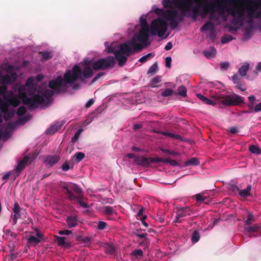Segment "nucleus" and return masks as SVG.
Wrapping results in <instances>:
<instances>
[{"label": "nucleus", "mask_w": 261, "mask_h": 261, "mask_svg": "<svg viewBox=\"0 0 261 261\" xmlns=\"http://www.w3.org/2000/svg\"><path fill=\"white\" fill-rule=\"evenodd\" d=\"M197 0H162L164 9L153 5L146 14H142L139 18V23L135 27L132 39L119 45L115 43L106 42V49L113 53L120 66H123L127 57L135 52L141 51L149 44V35L165 38L168 24L172 30L177 28L184 17L190 16V9Z\"/></svg>", "instance_id": "obj_1"}, {"label": "nucleus", "mask_w": 261, "mask_h": 261, "mask_svg": "<svg viewBox=\"0 0 261 261\" xmlns=\"http://www.w3.org/2000/svg\"><path fill=\"white\" fill-rule=\"evenodd\" d=\"M190 9V16L195 19L198 16L216 21L218 25L232 16V23L238 28L246 26L251 30L254 18H261V0H246L238 4L237 0H197Z\"/></svg>", "instance_id": "obj_2"}, {"label": "nucleus", "mask_w": 261, "mask_h": 261, "mask_svg": "<svg viewBox=\"0 0 261 261\" xmlns=\"http://www.w3.org/2000/svg\"><path fill=\"white\" fill-rule=\"evenodd\" d=\"M86 83H25L27 93L21 96L23 102L31 109L48 107L53 101L54 94L72 93L80 89Z\"/></svg>", "instance_id": "obj_3"}, {"label": "nucleus", "mask_w": 261, "mask_h": 261, "mask_svg": "<svg viewBox=\"0 0 261 261\" xmlns=\"http://www.w3.org/2000/svg\"><path fill=\"white\" fill-rule=\"evenodd\" d=\"M115 65V59L113 57H108L91 63L87 60L79 65H75L71 70H68L65 73H57L55 80L50 82H75L77 80L89 79L93 75V70L91 66L96 70L105 69L113 67Z\"/></svg>", "instance_id": "obj_4"}, {"label": "nucleus", "mask_w": 261, "mask_h": 261, "mask_svg": "<svg viewBox=\"0 0 261 261\" xmlns=\"http://www.w3.org/2000/svg\"><path fill=\"white\" fill-rule=\"evenodd\" d=\"M19 72L18 67L8 64L0 65V82H14Z\"/></svg>", "instance_id": "obj_5"}, {"label": "nucleus", "mask_w": 261, "mask_h": 261, "mask_svg": "<svg viewBox=\"0 0 261 261\" xmlns=\"http://www.w3.org/2000/svg\"><path fill=\"white\" fill-rule=\"evenodd\" d=\"M244 102L243 98L236 94L227 95L221 101V103L226 106H237Z\"/></svg>", "instance_id": "obj_6"}, {"label": "nucleus", "mask_w": 261, "mask_h": 261, "mask_svg": "<svg viewBox=\"0 0 261 261\" xmlns=\"http://www.w3.org/2000/svg\"><path fill=\"white\" fill-rule=\"evenodd\" d=\"M43 239L42 232L36 229V236L31 234L28 239V243L30 246H35L37 245Z\"/></svg>", "instance_id": "obj_7"}, {"label": "nucleus", "mask_w": 261, "mask_h": 261, "mask_svg": "<svg viewBox=\"0 0 261 261\" xmlns=\"http://www.w3.org/2000/svg\"><path fill=\"white\" fill-rule=\"evenodd\" d=\"M60 159L59 155H47L43 156L42 161L46 167H50L57 164Z\"/></svg>", "instance_id": "obj_8"}, {"label": "nucleus", "mask_w": 261, "mask_h": 261, "mask_svg": "<svg viewBox=\"0 0 261 261\" xmlns=\"http://www.w3.org/2000/svg\"><path fill=\"white\" fill-rule=\"evenodd\" d=\"M191 213L190 209L188 207L179 208L176 212V215L173 221L174 222H180L182 218L190 215Z\"/></svg>", "instance_id": "obj_9"}, {"label": "nucleus", "mask_w": 261, "mask_h": 261, "mask_svg": "<svg viewBox=\"0 0 261 261\" xmlns=\"http://www.w3.org/2000/svg\"><path fill=\"white\" fill-rule=\"evenodd\" d=\"M33 158L30 155L25 156L20 162H19L16 168L13 171L15 172L16 176H18L20 172L25 168V166L31 162Z\"/></svg>", "instance_id": "obj_10"}, {"label": "nucleus", "mask_w": 261, "mask_h": 261, "mask_svg": "<svg viewBox=\"0 0 261 261\" xmlns=\"http://www.w3.org/2000/svg\"><path fill=\"white\" fill-rule=\"evenodd\" d=\"M232 189L233 191L238 192L239 195L241 197L245 198L249 195L251 190V186L250 185H248L246 189L240 190L236 186L232 185Z\"/></svg>", "instance_id": "obj_11"}, {"label": "nucleus", "mask_w": 261, "mask_h": 261, "mask_svg": "<svg viewBox=\"0 0 261 261\" xmlns=\"http://www.w3.org/2000/svg\"><path fill=\"white\" fill-rule=\"evenodd\" d=\"M63 125V123L62 122H57L46 130V134L47 135H53L59 130Z\"/></svg>", "instance_id": "obj_12"}, {"label": "nucleus", "mask_w": 261, "mask_h": 261, "mask_svg": "<svg viewBox=\"0 0 261 261\" xmlns=\"http://www.w3.org/2000/svg\"><path fill=\"white\" fill-rule=\"evenodd\" d=\"M135 162L137 165L143 166H148L150 165L149 158L139 156L135 159Z\"/></svg>", "instance_id": "obj_13"}, {"label": "nucleus", "mask_w": 261, "mask_h": 261, "mask_svg": "<svg viewBox=\"0 0 261 261\" xmlns=\"http://www.w3.org/2000/svg\"><path fill=\"white\" fill-rule=\"evenodd\" d=\"M76 188V186L75 184H70L67 186L64 187L66 192L67 193V195L70 200H74L75 198V196L72 192L71 189H74Z\"/></svg>", "instance_id": "obj_14"}, {"label": "nucleus", "mask_w": 261, "mask_h": 261, "mask_svg": "<svg viewBox=\"0 0 261 261\" xmlns=\"http://www.w3.org/2000/svg\"><path fill=\"white\" fill-rule=\"evenodd\" d=\"M250 64L248 62L243 63L239 69L238 73L241 76H245L249 70Z\"/></svg>", "instance_id": "obj_15"}, {"label": "nucleus", "mask_w": 261, "mask_h": 261, "mask_svg": "<svg viewBox=\"0 0 261 261\" xmlns=\"http://www.w3.org/2000/svg\"><path fill=\"white\" fill-rule=\"evenodd\" d=\"M203 54L207 59H212L216 57L217 50L215 48L211 47L208 49L204 50Z\"/></svg>", "instance_id": "obj_16"}, {"label": "nucleus", "mask_w": 261, "mask_h": 261, "mask_svg": "<svg viewBox=\"0 0 261 261\" xmlns=\"http://www.w3.org/2000/svg\"><path fill=\"white\" fill-rule=\"evenodd\" d=\"M4 232L3 237L10 241H14L16 237V234L10 229H5Z\"/></svg>", "instance_id": "obj_17"}, {"label": "nucleus", "mask_w": 261, "mask_h": 261, "mask_svg": "<svg viewBox=\"0 0 261 261\" xmlns=\"http://www.w3.org/2000/svg\"><path fill=\"white\" fill-rule=\"evenodd\" d=\"M66 221L69 227H75L77 223V217L76 216L68 217Z\"/></svg>", "instance_id": "obj_18"}, {"label": "nucleus", "mask_w": 261, "mask_h": 261, "mask_svg": "<svg viewBox=\"0 0 261 261\" xmlns=\"http://www.w3.org/2000/svg\"><path fill=\"white\" fill-rule=\"evenodd\" d=\"M185 166H188L190 165L197 166L200 164V162L196 158H192L187 160L185 162Z\"/></svg>", "instance_id": "obj_19"}, {"label": "nucleus", "mask_w": 261, "mask_h": 261, "mask_svg": "<svg viewBox=\"0 0 261 261\" xmlns=\"http://www.w3.org/2000/svg\"><path fill=\"white\" fill-rule=\"evenodd\" d=\"M214 30V24L211 22H207L201 29L200 31L202 32H204L207 31H213Z\"/></svg>", "instance_id": "obj_20"}, {"label": "nucleus", "mask_w": 261, "mask_h": 261, "mask_svg": "<svg viewBox=\"0 0 261 261\" xmlns=\"http://www.w3.org/2000/svg\"><path fill=\"white\" fill-rule=\"evenodd\" d=\"M104 248L107 253L113 254L115 252V247L113 244L107 243L105 245Z\"/></svg>", "instance_id": "obj_21"}, {"label": "nucleus", "mask_w": 261, "mask_h": 261, "mask_svg": "<svg viewBox=\"0 0 261 261\" xmlns=\"http://www.w3.org/2000/svg\"><path fill=\"white\" fill-rule=\"evenodd\" d=\"M260 226L258 224L254 225L252 226H248L245 228V232L246 233H253L259 230Z\"/></svg>", "instance_id": "obj_22"}, {"label": "nucleus", "mask_w": 261, "mask_h": 261, "mask_svg": "<svg viewBox=\"0 0 261 261\" xmlns=\"http://www.w3.org/2000/svg\"><path fill=\"white\" fill-rule=\"evenodd\" d=\"M196 96L199 99L202 101L204 103L210 105H214L215 104L213 100L208 99L207 98L204 97L201 94L198 93L196 94Z\"/></svg>", "instance_id": "obj_23"}, {"label": "nucleus", "mask_w": 261, "mask_h": 261, "mask_svg": "<svg viewBox=\"0 0 261 261\" xmlns=\"http://www.w3.org/2000/svg\"><path fill=\"white\" fill-rule=\"evenodd\" d=\"M195 197L197 201H200L204 203H208L209 201L208 198L207 197L204 196L201 194H197Z\"/></svg>", "instance_id": "obj_24"}, {"label": "nucleus", "mask_w": 261, "mask_h": 261, "mask_svg": "<svg viewBox=\"0 0 261 261\" xmlns=\"http://www.w3.org/2000/svg\"><path fill=\"white\" fill-rule=\"evenodd\" d=\"M130 94L127 95L126 97L124 99V101H123V105L127 108H128V106H126V104H135L137 103V102L136 101V100H135L134 99H130Z\"/></svg>", "instance_id": "obj_25"}, {"label": "nucleus", "mask_w": 261, "mask_h": 261, "mask_svg": "<svg viewBox=\"0 0 261 261\" xmlns=\"http://www.w3.org/2000/svg\"><path fill=\"white\" fill-rule=\"evenodd\" d=\"M103 211L108 216H111L115 213L113 208L109 206H104L103 207Z\"/></svg>", "instance_id": "obj_26"}, {"label": "nucleus", "mask_w": 261, "mask_h": 261, "mask_svg": "<svg viewBox=\"0 0 261 261\" xmlns=\"http://www.w3.org/2000/svg\"><path fill=\"white\" fill-rule=\"evenodd\" d=\"M85 155L82 152H76L73 156V159L77 163L80 162L85 157Z\"/></svg>", "instance_id": "obj_27"}, {"label": "nucleus", "mask_w": 261, "mask_h": 261, "mask_svg": "<svg viewBox=\"0 0 261 261\" xmlns=\"http://www.w3.org/2000/svg\"><path fill=\"white\" fill-rule=\"evenodd\" d=\"M154 56V54L152 53H148L147 55L142 57L139 59V61L142 63H144L149 60L151 57Z\"/></svg>", "instance_id": "obj_28"}, {"label": "nucleus", "mask_w": 261, "mask_h": 261, "mask_svg": "<svg viewBox=\"0 0 261 261\" xmlns=\"http://www.w3.org/2000/svg\"><path fill=\"white\" fill-rule=\"evenodd\" d=\"M200 239V234L197 231H194L192 235L191 240L193 244L197 243Z\"/></svg>", "instance_id": "obj_29"}, {"label": "nucleus", "mask_w": 261, "mask_h": 261, "mask_svg": "<svg viewBox=\"0 0 261 261\" xmlns=\"http://www.w3.org/2000/svg\"><path fill=\"white\" fill-rule=\"evenodd\" d=\"M83 131V129L82 128H79L75 132L74 136L71 138V141L73 143H75L78 140L80 135L81 134Z\"/></svg>", "instance_id": "obj_30"}, {"label": "nucleus", "mask_w": 261, "mask_h": 261, "mask_svg": "<svg viewBox=\"0 0 261 261\" xmlns=\"http://www.w3.org/2000/svg\"><path fill=\"white\" fill-rule=\"evenodd\" d=\"M249 150L252 153L259 154L261 152V150L256 145H252L249 147Z\"/></svg>", "instance_id": "obj_31"}, {"label": "nucleus", "mask_w": 261, "mask_h": 261, "mask_svg": "<svg viewBox=\"0 0 261 261\" xmlns=\"http://www.w3.org/2000/svg\"><path fill=\"white\" fill-rule=\"evenodd\" d=\"M30 119V116L28 115L24 116L20 118L16 122V124H23L25 122H27Z\"/></svg>", "instance_id": "obj_32"}, {"label": "nucleus", "mask_w": 261, "mask_h": 261, "mask_svg": "<svg viewBox=\"0 0 261 261\" xmlns=\"http://www.w3.org/2000/svg\"><path fill=\"white\" fill-rule=\"evenodd\" d=\"M158 70V64L156 63L152 64L148 70L147 73L149 74H154Z\"/></svg>", "instance_id": "obj_33"}, {"label": "nucleus", "mask_w": 261, "mask_h": 261, "mask_svg": "<svg viewBox=\"0 0 261 261\" xmlns=\"http://www.w3.org/2000/svg\"><path fill=\"white\" fill-rule=\"evenodd\" d=\"M178 94L182 97L186 96L187 95V89L184 86H180L178 88Z\"/></svg>", "instance_id": "obj_34"}, {"label": "nucleus", "mask_w": 261, "mask_h": 261, "mask_svg": "<svg viewBox=\"0 0 261 261\" xmlns=\"http://www.w3.org/2000/svg\"><path fill=\"white\" fill-rule=\"evenodd\" d=\"M233 40V38L231 36L229 35H226L224 36L221 39V43L222 44H225L227 42H229Z\"/></svg>", "instance_id": "obj_35"}, {"label": "nucleus", "mask_w": 261, "mask_h": 261, "mask_svg": "<svg viewBox=\"0 0 261 261\" xmlns=\"http://www.w3.org/2000/svg\"><path fill=\"white\" fill-rule=\"evenodd\" d=\"M162 134L170 138H173L176 139H178L180 137V136L178 135H176L168 132H162Z\"/></svg>", "instance_id": "obj_36"}, {"label": "nucleus", "mask_w": 261, "mask_h": 261, "mask_svg": "<svg viewBox=\"0 0 261 261\" xmlns=\"http://www.w3.org/2000/svg\"><path fill=\"white\" fill-rule=\"evenodd\" d=\"M26 108L24 106H20L18 108L17 111V115L19 116L23 115L26 112Z\"/></svg>", "instance_id": "obj_37"}, {"label": "nucleus", "mask_w": 261, "mask_h": 261, "mask_svg": "<svg viewBox=\"0 0 261 261\" xmlns=\"http://www.w3.org/2000/svg\"><path fill=\"white\" fill-rule=\"evenodd\" d=\"M51 57L52 55L50 52L46 51L42 54V60L43 61L49 60Z\"/></svg>", "instance_id": "obj_38"}, {"label": "nucleus", "mask_w": 261, "mask_h": 261, "mask_svg": "<svg viewBox=\"0 0 261 261\" xmlns=\"http://www.w3.org/2000/svg\"><path fill=\"white\" fill-rule=\"evenodd\" d=\"M149 160L150 161V164L151 163H159V162H163L165 163V160L162 158H149Z\"/></svg>", "instance_id": "obj_39"}, {"label": "nucleus", "mask_w": 261, "mask_h": 261, "mask_svg": "<svg viewBox=\"0 0 261 261\" xmlns=\"http://www.w3.org/2000/svg\"><path fill=\"white\" fill-rule=\"evenodd\" d=\"M20 218V213H14V215L11 216V219L13 221V225H14L16 224L17 221Z\"/></svg>", "instance_id": "obj_40"}, {"label": "nucleus", "mask_w": 261, "mask_h": 261, "mask_svg": "<svg viewBox=\"0 0 261 261\" xmlns=\"http://www.w3.org/2000/svg\"><path fill=\"white\" fill-rule=\"evenodd\" d=\"M173 93V91L171 89H166L164 90L161 93L163 96H170Z\"/></svg>", "instance_id": "obj_41"}, {"label": "nucleus", "mask_w": 261, "mask_h": 261, "mask_svg": "<svg viewBox=\"0 0 261 261\" xmlns=\"http://www.w3.org/2000/svg\"><path fill=\"white\" fill-rule=\"evenodd\" d=\"M254 221L253 216L251 214H249L247 218L245 221L246 225H250Z\"/></svg>", "instance_id": "obj_42"}, {"label": "nucleus", "mask_w": 261, "mask_h": 261, "mask_svg": "<svg viewBox=\"0 0 261 261\" xmlns=\"http://www.w3.org/2000/svg\"><path fill=\"white\" fill-rule=\"evenodd\" d=\"M161 150L162 152L165 153L173 155H177L178 154V153L175 151H171L167 149L162 148Z\"/></svg>", "instance_id": "obj_43"}, {"label": "nucleus", "mask_w": 261, "mask_h": 261, "mask_svg": "<svg viewBox=\"0 0 261 261\" xmlns=\"http://www.w3.org/2000/svg\"><path fill=\"white\" fill-rule=\"evenodd\" d=\"M21 208L17 203H15L12 209L13 213H20Z\"/></svg>", "instance_id": "obj_44"}, {"label": "nucleus", "mask_w": 261, "mask_h": 261, "mask_svg": "<svg viewBox=\"0 0 261 261\" xmlns=\"http://www.w3.org/2000/svg\"><path fill=\"white\" fill-rule=\"evenodd\" d=\"M229 66V63L228 62H224L220 63V67L221 70H227Z\"/></svg>", "instance_id": "obj_45"}, {"label": "nucleus", "mask_w": 261, "mask_h": 261, "mask_svg": "<svg viewBox=\"0 0 261 261\" xmlns=\"http://www.w3.org/2000/svg\"><path fill=\"white\" fill-rule=\"evenodd\" d=\"M65 237H57V243H58V245L60 246L64 245L65 243Z\"/></svg>", "instance_id": "obj_46"}, {"label": "nucleus", "mask_w": 261, "mask_h": 261, "mask_svg": "<svg viewBox=\"0 0 261 261\" xmlns=\"http://www.w3.org/2000/svg\"><path fill=\"white\" fill-rule=\"evenodd\" d=\"M172 59L170 57H167L165 59V66L166 67L170 68L171 66Z\"/></svg>", "instance_id": "obj_47"}, {"label": "nucleus", "mask_w": 261, "mask_h": 261, "mask_svg": "<svg viewBox=\"0 0 261 261\" xmlns=\"http://www.w3.org/2000/svg\"><path fill=\"white\" fill-rule=\"evenodd\" d=\"M133 254L135 256H142L143 251L141 249H135L133 252Z\"/></svg>", "instance_id": "obj_48"}, {"label": "nucleus", "mask_w": 261, "mask_h": 261, "mask_svg": "<svg viewBox=\"0 0 261 261\" xmlns=\"http://www.w3.org/2000/svg\"><path fill=\"white\" fill-rule=\"evenodd\" d=\"M248 100H249V104L248 106L252 107V105L254 103L256 98L253 95H251L248 97Z\"/></svg>", "instance_id": "obj_49"}, {"label": "nucleus", "mask_w": 261, "mask_h": 261, "mask_svg": "<svg viewBox=\"0 0 261 261\" xmlns=\"http://www.w3.org/2000/svg\"><path fill=\"white\" fill-rule=\"evenodd\" d=\"M107 224L103 221H99L98 223V229L99 230H103L105 228Z\"/></svg>", "instance_id": "obj_50"}, {"label": "nucleus", "mask_w": 261, "mask_h": 261, "mask_svg": "<svg viewBox=\"0 0 261 261\" xmlns=\"http://www.w3.org/2000/svg\"><path fill=\"white\" fill-rule=\"evenodd\" d=\"M165 163H169L173 166L177 165V163L175 160H172L169 159H166L165 160Z\"/></svg>", "instance_id": "obj_51"}, {"label": "nucleus", "mask_w": 261, "mask_h": 261, "mask_svg": "<svg viewBox=\"0 0 261 261\" xmlns=\"http://www.w3.org/2000/svg\"><path fill=\"white\" fill-rule=\"evenodd\" d=\"M227 130L231 134H236L238 132V128L237 127H231L228 128Z\"/></svg>", "instance_id": "obj_52"}, {"label": "nucleus", "mask_w": 261, "mask_h": 261, "mask_svg": "<svg viewBox=\"0 0 261 261\" xmlns=\"http://www.w3.org/2000/svg\"><path fill=\"white\" fill-rule=\"evenodd\" d=\"M71 233L72 231L69 230H60L59 231V233L61 235H69L71 234Z\"/></svg>", "instance_id": "obj_53"}, {"label": "nucleus", "mask_w": 261, "mask_h": 261, "mask_svg": "<svg viewBox=\"0 0 261 261\" xmlns=\"http://www.w3.org/2000/svg\"><path fill=\"white\" fill-rule=\"evenodd\" d=\"M94 100L93 98L90 99L85 104V107L86 108H90L92 105H93Z\"/></svg>", "instance_id": "obj_54"}, {"label": "nucleus", "mask_w": 261, "mask_h": 261, "mask_svg": "<svg viewBox=\"0 0 261 261\" xmlns=\"http://www.w3.org/2000/svg\"><path fill=\"white\" fill-rule=\"evenodd\" d=\"M62 169L63 171H67L69 169V166L67 163H64L62 166Z\"/></svg>", "instance_id": "obj_55"}, {"label": "nucleus", "mask_w": 261, "mask_h": 261, "mask_svg": "<svg viewBox=\"0 0 261 261\" xmlns=\"http://www.w3.org/2000/svg\"><path fill=\"white\" fill-rule=\"evenodd\" d=\"M104 74V73L103 72H100L99 73H98L94 77V79H93L92 81V82H96L97 80H98V79L102 76V75H103Z\"/></svg>", "instance_id": "obj_56"}, {"label": "nucleus", "mask_w": 261, "mask_h": 261, "mask_svg": "<svg viewBox=\"0 0 261 261\" xmlns=\"http://www.w3.org/2000/svg\"><path fill=\"white\" fill-rule=\"evenodd\" d=\"M254 110L256 112L261 111V102L257 104L255 106Z\"/></svg>", "instance_id": "obj_57"}, {"label": "nucleus", "mask_w": 261, "mask_h": 261, "mask_svg": "<svg viewBox=\"0 0 261 261\" xmlns=\"http://www.w3.org/2000/svg\"><path fill=\"white\" fill-rule=\"evenodd\" d=\"M172 44L171 42H168L165 47V49L166 50H169L172 48Z\"/></svg>", "instance_id": "obj_58"}, {"label": "nucleus", "mask_w": 261, "mask_h": 261, "mask_svg": "<svg viewBox=\"0 0 261 261\" xmlns=\"http://www.w3.org/2000/svg\"><path fill=\"white\" fill-rule=\"evenodd\" d=\"M12 173H13V171L11 172L7 173L5 175H4L2 177L3 180H6L8 179V177L10 176V175Z\"/></svg>", "instance_id": "obj_59"}, {"label": "nucleus", "mask_w": 261, "mask_h": 261, "mask_svg": "<svg viewBox=\"0 0 261 261\" xmlns=\"http://www.w3.org/2000/svg\"><path fill=\"white\" fill-rule=\"evenodd\" d=\"M44 78L42 74H39L36 77V82H41Z\"/></svg>", "instance_id": "obj_60"}, {"label": "nucleus", "mask_w": 261, "mask_h": 261, "mask_svg": "<svg viewBox=\"0 0 261 261\" xmlns=\"http://www.w3.org/2000/svg\"><path fill=\"white\" fill-rule=\"evenodd\" d=\"M239 74H234L232 76V80L233 81H238V80H239L240 79H239Z\"/></svg>", "instance_id": "obj_61"}, {"label": "nucleus", "mask_w": 261, "mask_h": 261, "mask_svg": "<svg viewBox=\"0 0 261 261\" xmlns=\"http://www.w3.org/2000/svg\"><path fill=\"white\" fill-rule=\"evenodd\" d=\"M79 203L82 207H85V208L88 207L87 204L83 202L82 201L79 200Z\"/></svg>", "instance_id": "obj_62"}, {"label": "nucleus", "mask_w": 261, "mask_h": 261, "mask_svg": "<svg viewBox=\"0 0 261 261\" xmlns=\"http://www.w3.org/2000/svg\"><path fill=\"white\" fill-rule=\"evenodd\" d=\"M256 72L261 71V62L258 63L256 67Z\"/></svg>", "instance_id": "obj_63"}, {"label": "nucleus", "mask_w": 261, "mask_h": 261, "mask_svg": "<svg viewBox=\"0 0 261 261\" xmlns=\"http://www.w3.org/2000/svg\"><path fill=\"white\" fill-rule=\"evenodd\" d=\"M132 149L133 151H138V152L139 151H141L142 150V149H141L139 147H136V146L132 147Z\"/></svg>", "instance_id": "obj_64"}]
</instances>
